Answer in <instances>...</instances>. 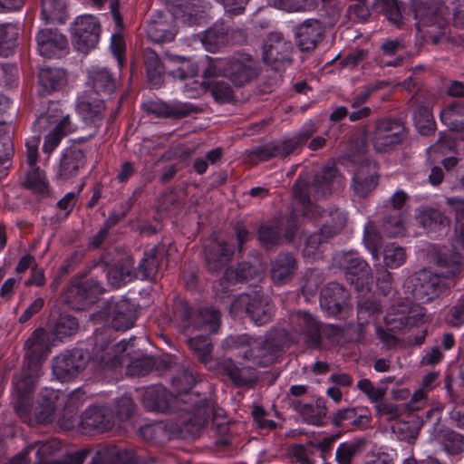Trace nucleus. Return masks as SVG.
<instances>
[{"mask_svg":"<svg viewBox=\"0 0 464 464\" xmlns=\"http://www.w3.org/2000/svg\"><path fill=\"white\" fill-rule=\"evenodd\" d=\"M84 165V155L81 150L70 149L63 154L59 175L67 179L75 176Z\"/></svg>","mask_w":464,"mask_h":464,"instance_id":"obj_36","label":"nucleus"},{"mask_svg":"<svg viewBox=\"0 0 464 464\" xmlns=\"http://www.w3.org/2000/svg\"><path fill=\"white\" fill-rule=\"evenodd\" d=\"M133 266V259L129 256H125L113 266H110L107 271V277L110 285L114 288H119L132 281L136 277Z\"/></svg>","mask_w":464,"mask_h":464,"instance_id":"obj_28","label":"nucleus"},{"mask_svg":"<svg viewBox=\"0 0 464 464\" xmlns=\"http://www.w3.org/2000/svg\"><path fill=\"white\" fill-rule=\"evenodd\" d=\"M159 262L156 257V249L151 248L144 254V257L139 264L136 277L140 276L141 279H153L158 272Z\"/></svg>","mask_w":464,"mask_h":464,"instance_id":"obj_46","label":"nucleus"},{"mask_svg":"<svg viewBox=\"0 0 464 464\" xmlns=\"http://www.w3.org/2000/svg\"><path fill=\"white\" fill-rule=\"evenodd\" d=\"M82 429L84 432H104L111 429V420L98 407H90L82 417Z\"/></svg>","mask_w":464,"mask_h":464,"instance_id":"obj_32","label":"nucleus"},{"mask_svg":"<svg viewBox=\"0 0 464 464\" xmlns=\"http://www.w3.org/2000/svg\"><path fill=\"white\" fill-rule=\"evenodd\" d=\"M103 288L102 285L93 278H89L79 282L68 288V298H73L85 304L93 303L97 296L102 294Z\"/></svg>","mask_w":464,"mask_h":464,"instance_id":"obj_29","label":"nucleus"},{"mask_svg":"<svg viewBox=\"0 0 464 464\" xmlns=\"http://www.w3.org/2000/svg\"><path fill=\"white\" fill-rule=\"evenodd\" d=\"M42 17L45 23L63 22L65 4L63 0H41Z\"/></svg>","mask_w":464,"mask_h":464,"instance_id":"obj_49","label":"nucleus"},{"mask_svg":"<svg viewBox=\"0 0 464 464\" xmlns=\"http://www.w3.org/2000/svg\"><path fill=\"white\" fill-rule=\"evenodd\" d=\"M90 79L97 92L110 94L115 90V82L110 72L104 68H93L90 71Z\"/></svg>","mask_w":464,"mask_h":464,"instance_id":"obj_43","label":"nucleus"},{"mask_svg":"<svg viewBox=\"0 0 464 464\" xmlns=\"http://www.w3.org/2000/svg\"><path fill=\"white\" fill-rule=\"evenodd\" d=\"M130 342L131 339L116 344H111V342H107L104 345L95 343L92 349V361L102 368L114 366L119 363L118 353L126 352Z\"/></svg>","mask_w":464,"mask_h":464,"instance_id":"obj_25","label":"nucleus"},{"mask_svg":"<svg viewBox=\"0 0 464 464\" xmlns=\"http://www.w3.org/2000/svg\"><path fill=\"white\" fill-rule=\"evenodd\" d=\"M428 394L423 389H418L411 395V399L404 403V410L412 413L423 410L427 406Z\"/></svg>","mask_w":464,"mask_h":464,"instance_id":"obj_60","label":"nucleus"},{"mask_svg":"<svg viewBox=\"0 0 464 464\" xmlns=\"http://www.w3.org/2000/svg\"><path fill=\"white\" fill-rule=\"evenodd\" d=\"M205 78V82L214 97L219 102H228L234 97V90L225 80H216L213 78Z\"/></svg>","mask_w":464,"mask_h":464,"instance_id":"obj_47","label":"nucleus"},{"mask_svg":"<svg viewBox=\"0 0 464 464\" xmlns=\"http://www.w3.org/2000/svg\"><path fill=\"white\" fill-rule=\"evenodd\" d=\"M237 302L239 305L246 306V312L256 325L267 324L274 314V304L267 296L244 295Z\"/></svg>","mask_w":464,"mask_h":464,"instance_id":"obj_14","label":"nucleus"},{"mask_svg":"<svg viewBox=\"0 0 464 464\" xmlns=\"http://www.w3.org/2000/svg\"><path fill=\"white\" fill-rule=\"evenodd\" d=\"M203 75L206 78L226 77L234 86L241 87L258 75L256 62L245 53L224 58H208Z\"/></svg>","mask_w":464,"mask_h":464,"instance_id":"obj_3","label":"nucleus"},{"mask_svg":"<svg viewBox=\"0 0 464 464\" xmlns=\"http://www.w3.org/2000/svg\"><path fill=\"white\" fill-rule=\"evenodd\" d=\"M447 323L453 327H460L464 324V295L459 299L456 305L450 308Z\"/></svg>","mask_w":464,"mask_h":464,"instance_id":"obj_64","label":"nucleus"},{"mask_svg":"<svg viewBox=\"0 0 464 464\" xmlns=\"http://www.w3.org/2000/svg\"><path fill=\"white\" fill-rule=\"evenodd\" d=\"M270 5L287 12H300L314 7V0H268Z\"/></svg>","mask_w":464,"mask_h":464,"instance_id":"obj_53","label":"nucleus"},{"mask_svg":"<svg viewBox=\"0 0 464 464\" xmlns=\"http://www.w3.org/2000/svg\"><path fill=\"white\" fill-rule=\"evenodd\" d=\"M36 42L40 55L45 58L55 57L67 47L66 37L52 29L39 31Z\"/></svg>","mask_w":464,"mask_h":464,"instance_id":"obj_21","label":"nucleus"},{"mask_svg":"<svg viewBox=\"0 0 464 464\" xmlns=\"http://www.w3.org/2000/svg\"><path fill=\"white\" fill-rule=\"evenodd\" d=\"M304 420L309 424L322 426L326 417V408L320 404H305L301 410Z\"/></svg>","mask_w":464,"mask_h":464,"instance_id":"obj_51","label":"nucleus"},{"mask_svg":"<svg viewBox=\"0 0 464 464\" xmlns=\"http://www.w3.org/2000/svg\"><path fill=\"white\" fill-rule=\"evenodd\" d=\"M413 121L419 132L428 135L435 130V121L430 106L419 104L413 112Z\"/></svg>","mask_w":464,"mask_h":464,"instance_id":"obj_40","label":"nucleus"},{"mask_svg":"<svg viewBox=\"0 0 464 464\" xmlns=\"http://www.w3.org/2000/svg\"><path fill=\"white\" fill-rule=\"evenodd\" d=\"M150 54L146 60L148 78L153 85H159L161 82L162 64L154 53Z\"/></svg>","mask_w":464,"mask_h":464,"instance_id":"obj_58","label":"nucleus"},{"mask_svg":"<svg viewBox=\"0 0 464 464\" xmlns=\"http://www.w3.org/2000/svg\"><path fill=\"white\" fill-rule=\"evenodd\" d=\"M384 229L389 237H397L404 232V218L401 213L389 217L384 222Z\"/></svg>","mask_w":464,"mask_h":464,"instance_id":"obj_62","label":"nucleus"},{"mask_svg":"<svg viewBox=\"0 0 464 464\" xmlns=\"http://www.w3.org/2000/svg\"><path fill=\"white\" fill-rule=\"evenodd\" d=\"M364 440H354L341 443L335 452V459L338 464H353L357 454L362 451Z\"/></svg>","mask_w":464,"mask_h":464,"instance_id":"obj_42","label":"nucleus"},{"mask_svg":"<svg viewBox=\"0 0 464 464\" xmlns=\"http://www.w3.org/2000/svg\"><path fill=\"white\" fill-rule=\"evenodd\" d=\"M100 23L91 14L76 18L72 28V41L78 51L88 53L95 48L100 40Z\"/></svg>","mask_w":464,"mask_h":464,"instance_id":"obj_8","label":"nucleus"},{"mask_svg":"<svg viewBox=\"0 0 464 464\" xmlns=\"http://www.w3.org/2000/svg\"><path fill=\"white\" fill-rule=\"evenodd\" d=\"M348 300L349 294L345 288L336 282H331L321 292L320 305L329 314L335 315L347 304Z\"/></svg>","mask_w":464,"mask_h":464,"instance_id":"obj_19","label":"nucleus"},{"mask_svg":"<svg viewBox=\"0 0 464 464\" xmlns=\"http://www.w3.org/2000/svg\"><path fill=\"white\" fill-rule=\"evenodd\" d=\"M254 337L246 334L230 335L222 342V347L227 351H238V355L242 357V353L249 348Z\"/></svg>","mask_w":464,"mask_h":464,"instance_id":"obj_55","label":"nucleus"},{"mask_svg":"<svg viewBox=\"0 0 464 464\" xmlns=\"http://www.w3.org/2000/svg\"><path fill=\"white\" fill-rule=\"evenodd\" d=\"M444 268L446 271L440 273H432L430 270L423 269L416 274L412 290L416 299L425 303L439 295L440 292L446 287V279L453 276H448V267Z\"/></svg>","mask_w":464,"mask_h":464,"instance_id":"obj_9","label":"nucleus"},{"mask_svg":"<svg viewBox=\"0 0 464 464\" xmlns=\"http://www.w3.org/2000/svg\"><path fill=\"white\" fill-rule=\"evenodd\" d=\"M392 432L401 440L411 441L418 435V430L408 421H396L392 426Z\"/></svg>","mask_w":464,"mask_h":464,"instance_id":"obj_59","label":"nucleus"},{"mask_svg":"<svg viewBox=\"0 0 464 464\" xmlns=\"http://www.w3.org/2000/svg\"><path fill=\"white\" fill-rule=\"evenodd\" d=\"M324 27L317 19H306L295 28V37L302 52L314 51L323 40Z\"/></svg>","mask_w":464,"mask_h":464,"instance_id":"obj_15","label":"nucleus"},{"mask_svg":"<svg viewBox=\"0 0 464 464\" xmlns=\"http://www.w3.org/2000/svg\"><path fill=\"white\" fill-rule=\"evenodd\" d=\"M18 29L12 24H0V54L7 55L15 45Z\"/></svg>","mask_w":464,"mask_h":464,"instance_id":"obj_50","label":"nucleus"},{"mask_svg":"<svg viewBox=\"0 0 464 464\" xmlns=\"http://www.w3.org/2000/svg\"><path fill=\"white\" fill-rule=\"evenodd\" d=\"M39 93L48 95L62 89L67 82L66 73L59 68H42L39 72Z\"/></svg>","mask_w":464,"mask_h":464,"instance_id":"obj_30","label":"nucleus"},{"mask_svg":"<svg viewBox=\"0 0 464 464\" xmlns=\"http://www.w3.org/2000/svg\"><path fill=\"white\" fill-rule=\"evenodd\" d=\"M78 323L76 319L71 315H61L56 321L53 334L59 339L71 336L76 333Z\"/></svg>","mask_w":464,"mask_h":464,"instance_id":"obj_52","label":"nucleus"},{"mask_svg":"<svg viewBox=\"0 0 464 464\" xmlns=\"http://www.w3.org/2000/svg\"><path fill=\"white\" fill-rule=\"evenodd\" d=\"M202 44L208 52H216L227 43V34L222 26L208 29L201 38Z\"/></svg>","mask_w":464,"mask_h":464,"instance_id":"obj_45","label":"nucleus"},{"mask_svg":"<svg viewBox=\"0 0 464 464\" xmlns=\"http://www.w3.org/2000/svg\"><path fill=\"white\" fill-rule=\"evenodd\" d=\"M297 229L298 226L294 218H290L287 220V223L284 227L281 225L260 227L257 233V238L265 248L270 249L280 243L281 231H285V237L286 240L292 241L295 238Z\"/></svg>","mask_w":464,"mask_h":464,"instance_id":"obj_20","label":"nucleus"},{"mask_svg":"<svg viewBox=\"0 0 464 464\" xmlns=\"http://www.w3.org/2000/svg\"><path fill=\"white\" fill-rule=\"evenodd\" d=\"M293 331L299 334L304 343L311 346L320 343V326L318 322L305 312H296L291 315Z\"/></svg>","mask_w":464,"mask_h":464,"instance_id":"obj_18","label":"nucleus"},{"mask_svg":"<svg viewBox=\"0 0 464 464\" xmlns=\"http://www.w3.org/2000/svg\"><path fill=\"white\" fill-rule=\"evenodd\" d=\"M221 367L233 384L237 387H252L258 380L256 368L241 366L231 359L225 360Z\"/></svg>","mask_w":464,"mask_h":464,"instance_id":"obj_22","label":"nucleus"},{"mask_svg":"<svg viewBox=\"0 0 464 464\" xmlns=\"http://www.w3.org/2000/svg\"><path fill=\"white\" fill-rule=\"evenodd\" d=\"M387 85L384 82H377L365 86L358 94H356L351 102L353 108H357L366 102L370 96L377 90L382 89Z\"/></svg>","mask_w":464,"mask_h":464,"instance_id":"obj_61","label":"nucleus"},{"mask_svg":"<svg viewBox=\"0 0 464 464\" xmlns=\"http://www.w3.org/2000/svg\"><path fill=\"white\" fill-rule=\"evenodd\" d=\"M441 443L447 452L450 454H458L463 450L464 438L456 431L449 430L443 434Z\"/></svg>","mask_w":464,"mask_h":464,"instance_id":"obj_57","label":"nucleus"},{"mask_svg":"<svg viewBox=\"0 0 464 464\" xmlns=\"http://www.w3.org/2000/svg\"><path fill=\"white\" fill-rule=\"evenodd\" d=\"M93 464H132L130 453L117 448H108L96 453Z\"/></svg>","mask_w":464,"mask_h":464,"instance_id":"obj_39","label":"nucleus"},{"mask_svg":"<svg viewBox=\"0 0 464 464\" xmlns=\"http://www.w3.org/2000/svg\"><path fill=\"white\" fill-rule=\"evenodd\" d=\"M454 257L451 260L440 258L439 266L448 267V276H456L460 269V256L464 253V223L456 228V234L451 242Z\"/></svg>","mask_w":464,"mask_h":464,"instance_id":"obj_35","label":"nucleus"},{"mask_svg":"<svg viewBox=\"0 0 464 464\" xmlns=\"http://www.w3.org/2000/svg\"><path fill=\"white\" fill-rule=\"evenodd\" d=\"M404 125L401 121L382 119L376 122L372 145L379 152H387L404 138Z\"/></svg>","mask_w":464,"mask_h":464,"instance_id":"obj_11","label":"nucleus"},{"mask_svg":"<svg viewBox=\"0 0 464 464\" xmlns=\"http://www.w3.org/2000/svg\"><path fill=\"white\" fill-rule=\"evenodd\" d=\"M177 327L188 336V344L194 355L201 362L211 360L212 344L201 334L192 336L196 333L214 334L220 326V313L209 306L197 310L192 309L186 302L179 301L175 305Z\"/></svg>","mask_w":464,"mask_h":464,"instance_id":"obj_2","label":"nucleus"},{"mask_svg":"<svg viewBox=\"0 0 464 464\" xmlns=\"http://www.w3.org/2000/svg\"><path fill=\"white\" fill-rule=\"evenodd\" d=\"M99 316L116 330L130 328L137 318L133 304L126 299L110 300L100 311Z\"/></svg>","mask_w":464,"mask_h":464,"instance_id":"obj_10","label":"nucleus"},{"mask_svg":"<svg viewBox=\"0 0 464 464\" xmlns=\"http://www.w3.org/2000/svg\"><path fill=\"white\" fill-rule=\"evenodd\" d=\"M450 401L453 408L450 411V418L459 428L464 429V396L458 395Z\"/></svg>","mask_w":464,"mask_h":464,"instance_id":"obj_63","label":"nucleus"},{"mask_svg":"<svg viewBox=\"0 0 464 464\" xmlns=\"http://www.w3.org/2000/svg\"><path fill=\"white\" fill-rule=\"evenodd\" d=\"M415 219L427 231H437L449 226L448 218L439 209L420 208L416 209Z\"/></svg>","mask_w":464,"mask_h":464,"instance_id":"obj_33","label":"nucleus"},{"mask_svg":"<svg viewBox=\"0 0 464 464\" xmlns=\"http://www.w3.org/2000/svg\"><path fill=\"white\" fill-rule=\"evenodd\" d=\"M357 388L366 395L368 400L374 405L384 399L387 389L382 387H375L369 379H362L357 382Z\"/></svg>","mask_w":464,"mask_h":464,"instance_id":"obj_56","label":"nucleus"},{"mask_svg":"<svg viewBox=\"0 0 464 464\" xmlns=\"http://www.w3.org/2000/svg\"><path fill=\"white\" fill-rule=\"evenodd\" d=\"M34 127L40 132L50 129L43 145V150L47 154H51L55 150L63 136L74 130L69 115H63L56 108L53 110V113L49 109L47 112L41 114L36 119Z\"/></svg>","mask_w":464,"mask_h":464,"instance_id":"obj_5","label":"nucleus"},{"mask_svg":"<svg viewBox=\"0 0 464 464\" xmlns=\"http://www.w3.org/2000/svg\"><path fill=\"white\" fill-rule=\"evenodd\" d=\"M292 44L278 32L270 33L263 45V60L275 70L289 61Z\"/></svg>","mask_w":464,"mask_h":464,"instance_id":"obj_12","label":"nucleus"},{"mask_svg":"<svg viewBox=\"0 0 464 464\" xmlns=\"http://www.w3.org/2000/svg\"><path fill=\"white\" fill-rule=\"evenodd\" d=\"M414 15L417 20L416 26L420 31L422 26L430 28L437 26L441 29L445 25V19L437 14L433 5H429L423 2L414 4Z\"/></svg>","mask_w":464,"mask_h":464,"instance_id":"obj_34","label":"nucleus"},{"mask_svg":"<svg viewBox=\"0 0 464 464\" xmlns=\"http://www.w3.org/2000/svg\"><path fill=\"white\" fill-rule=\"evenodd\" d=\"M346 278L358 290H369L373 277L370 266L361 257L347 255L344 257Z\"/></svg>","mask_w":464,"mask_h":464,"instance_id":"obj_16","label":"nucleus"},{"mask_svg":"<svg viewBox=\"0 0 464 464\" xmlns=\"http://www.w3.org/2000/svg\"><path fill=\"white\" fill-rule=\"evenodd\" d=\"M233 253V247L220 237L213 238L204 245L205 259L210 271H218L225 266Z\"/></svg>","mask_w":464,"mask_h":464,"instance_id":"obj_17","label":"nucleus"},{"mask_svg":"<svg viewBox=\"0 0 464 464\" xmlns=\"http://www.w3.org/2000/svg\"><path fill=\"white\" fill-rule=\"evenodd\" d=\"M24 360L23 369L13 378L14 408L17 414L29 423H48L53 420L59 392L45 388L42 391L38 406L30 413V393L37 379L41 376L42 362L51 352L49 334L42 328L34 330L24 343Z\"/></svg>","mask_w":464,"mask_h":464,"instance_id":"obj_1","label":"nucleus"},{"mask_svg":"<svg viewBox=\"0 0 464 464\" xmlns=\"http://www.w3.org/2000/svg\"><path fill=\"white\" fill-rule=\"evenodd\" d=\"M378 173L373 163L361 165L353 178L352 188L359 197L368 196L377 186Z\"/></svg>","mask_w":464,"mask_h":464,"instance_id":"obj_24","label":"nucleus"},{"mask_svg":"<svg viewBox=\"0 0 464 464\" xmlns=\"http://www.w3.org/2000/svg\"><path fill=\"white\" fill-rule=\"evenodd\" d=\"M87 363L88 358L82 350H66L53 358V374L61 382H68L81 374Z\"/></svg>","mask_w":464,"mask_h":464,"instance_id":"obj_7","label":"nucleus"},{"mask_svg":"<svg viewBox=\"0 0 464 464\" xmlns=\"http://www.w3.org/2000/svg\"><path fill=\"white\" fill-rule=\"evenodd\" d=\"M294 194L304 206V214L305 216L314 218L318 215L324 218L322 233L325 235V237H332L343 229L347 222L346 212L340 208L324 211L321 210L318 206L312 205L307 194V185L304 181L296 180L294 187Z\"/></svg>","mask_w":464,"mask_h":464,"instance_id":"obj_4","label":"nucleus"},{"mask_svg":"<svg viewBox=\"0 0 464 464\" xmlns=\"http://www.w3.org/2000/svg\"><path fill=\"white\" fill-rule=\"evenodd\" d=\"M374 9L383 13L387 19L398 28L401 25V14L397 0H374Z\"/></svg>","mask_w":464,"mask_h":464,"instance_id":"obj_48","label":"nucleus"},{"mask_svg":"<svg viewBox=\"0 0 464 464\" xmlns=\"http://www.w3.org/2000/svg\"><path fill=\"white\" fill-rule=\"evenodd\" d=\"M337 178V171L334 168H326L322 174L317 175L314 181V188L323 196L331 192V185Z\"/></svg>","mask_w":464,"mask_h":464,"instance_id":"obj_54","label":"nucleus"},{"mask_svg":"<svg viewBox=\"0 0 464 464\" xmlns=\"http://www.w3.org/2000/svg\"><path fill=\"white\" fill-rule=\"evenodd\" d=\"M440 121L452 130H464V103L455 102L440 112Z\"/></svg>","mask_w":464,"mask_h":464,"instance_id":"obj_38","label":"nucleus"},{"mask_svg":"<svg viewBox=\"0 0 464 464\" xmlns=\"http://www.w3.org/2000/svg\"><path fill=\"white\" fill-rule=\"evenodd\" d=\"M297 267L295 256L290 253H281L271 263V278L276 285H285L293 277Z\"/></svg>","mask_w":464,"mask_h":464,"instance_id":"obj_26","label":"nucleus"},{"mask_svg":"<svg viewBox=\"0 0 464 464\" xmlns=\"http://www.w3.org/2000/svg\"><path fill=\"white\" fill-rule=\"evenodd\" d=\"M276 348L270 342L254 338L249 348L242 353V358L256 366L266 367L276 360Z\"/></svg>","mask_w":464,"mask_h":464,"instance_id":"obj_23","label":"nucleus"},{"mask_svg":"<svg viewBox=\"0 0 464 464\" xmlns=\"http://www.w3.org/2000/svg\"><path fill=\"white\" fill-rule=\"evenodd\" d=\"M103 102L97 97L82 95L78 99L77 111L83 121L87 124H96L104 113Z\"/></svg>","mask_w":464,"mask_h":464,"instance_id":"obj_31","label":"nucleus"},{"mask_svg":"<svg viewBox=\"0 0 464 464\" xmlns=\"http://www.w3.org/2000/svg\"><path fill=\"white\" fill-rule=\"evenodd\" d=\"M175 34V30L162 21H151L147 26V35L154 43L170 42Z\"/></svg>","mask_w":464,"mask_h":464,"instance_id":"obj_44","label":"nucleus"},{"mask_svg":"<svg viewBox=\"0 0 464 464\" xmlns=\"http://www.w3.org/2000/svg\"><path fill=\"white\" fill-rule=\"evenodd\" d=\"M175 399L164 387L156 385L144 391L142 404L150 411L167 412Z\"/></svg>","mask_w":464,"mask_h":464,"instance_id":"obj_27","label":"nucleus"},{"mask_svg":"<svg viewBox=\"0 0 464 464\" xmlns=\"http://www.w3.org/2000/svg\"><path fill=\"white\" fill-rule=\"evenodd\" d=\"M423 309L420 306H410L400 304L392 306L384 317L386 328L391 331H401L408 326H414L423 321Z\"/></svg>","mask_w":464,"mask_h":464,"instance_id":"obj_13","label":"nucleus"},{"mask_svg":"<svg viewBox=\"0 0 464 464\" xmlns=\"http://www.w3.org/2000/svg\"><path fill=\"white\" fill-rule=\"evenodd\" d=\"M148 111L158 117L169 118L185 117L189 113L187 104L181 102L167 103L163 102H155L148 105Z\"/></svg>","mask_w":464,"mask_h":464,"instance_id":"obj_37","label":"nucleus"},{"mask_svg":"<svg viewBox=\"0 0 464 464\" xmlns=\"http://www.w3.org/2000/svg\"><path fill=\"white\" fill-rule=\"evenodd\" d=\"M407 257L406 249L396 243L387 244L383 247L382 259L387 268H399L405 264Z\"/></svg>","mask_w":464,"mask_h":464,"instance_id":"obj_41","label":"nucleus"},{"mask_svg":"<svg viewBox=\"0 0 464 464\" xmlns=\"http://www.w3.org/2000/svg\"><path fill=\"white\" fill-rule=\"evenodd\" d=\"M40 137H34L25 143L26 146V169L22 179V186L34 194L47 196L50 192V185L46 175L38 166V146Z\"/></svg>","mask_w":464,"mask_h":464,"instance_id":"obj_6","label":"nucleus"}]
</instances>
